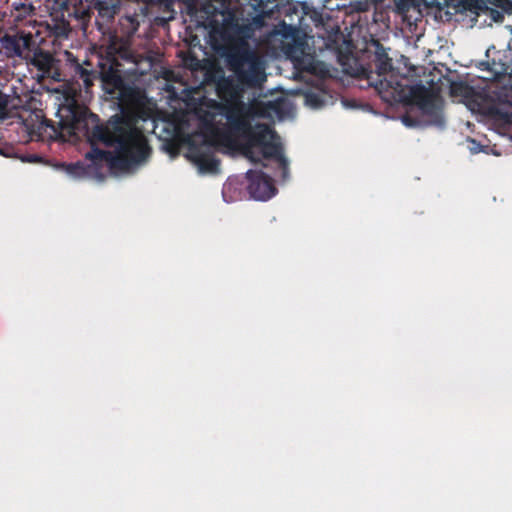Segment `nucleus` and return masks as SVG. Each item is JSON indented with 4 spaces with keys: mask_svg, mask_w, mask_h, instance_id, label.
I'll list each match as a JSON object with an SVG mask.
<instances>
[{
    "mask_svg": "<svg viewBox=\"0 0 512 512\" xmlns=\"http://www.w3.org/2000/svg\"><path fill=\"white\" fill-rule=\"evenodd\" d=\"M63 167L65 168V171L71 176L79 177L86 173L84 165L80 162L63 164Z\"/></svg>",
    "mask_w": 512,
    "mask_h": 512,
    "instance_id": "obj_20",
    "label": "nucleus"
},
{
    "mask_svg": "<svg viewBox=\"0 0 512 512\" xmlns=\"http://www.w3.org/2000/svg\"><path fill=\"white\" fill-rule=\"evenodd\" d=\"M35 17L36 9L30 0H14L6 10H0V22L3 25H9L15 28L38 27L35 36L46 33L48 37H53L55 40L60 39L49 34L46 30L45 23L49 18L44 22L37 23Z\"/></svg>",
    "mask_w": 512,
    "mask_h": 512,
    "instance_id": "obj_6",
    "label": "nucleus"
},
{
    "mask_svg": "<svg viewBox=\"0 0 512 512\" xmlns=\"http://www.w3.org/2000/svg\"><path fill=\"white\" fill-rule=\"evenodd\" d=\"M419 109L430 118V122L437 126L444 125V117L440 107L436 103V99L434 95L429 97L421 106H418Z\"/></svg>",
    "mask_w": 512,
    "mask_h": 512,
    "instance_id": "obj_17",
    "label": "nucleus"
},
{
    "mask_svg": "<svg viewBox=\"0 0 512 512\" xmlns=\"http://www.w3.org/2000/svg\"><path fill=\"white\" fill-rule=\"evenodd\" d=\"M397 86L401 88L399 99L401 101L413 103L417 106H421L429 97L433 95V93L422 84L409 86L407 92L404 91L400 83H397Z\"/></svg>",
    "mask_w": 512,
    "mask_h": 512,
    "instance_id": "obj_15",
    "label": "nucleus"
},
{
    "mask_svg": "<svg viewBox=\"0 0 512 512\" xmlns=\"http://www.w3.org/2000/svg\"><path fill=\"white\" fill-rule=\"evenodd\" d=\"M451 94L454 96H463L465 98L473 97L472 102L477 107V111L484 115L494 118H505L501 108L490 99L488 95L475 94L473 87L464 82H453L451 84Z\"/></svg>",
    "mask_w": 512,
    "mask_h": 512,
    "instance_id": "obj_10",
    "label": "nucleus"
},
{
    "mask_svg": "<svg viewBox=\"0 0 512 512\" xmlns=\"http://www.w3.org/2000/svg\"><path fill=\"white\" fill-rule=\"evenodd\" d=\"M45 28L56 38H68L71 32L70 20L85 21L89 17V0H55L50 8Z\"/></svg>",
    "mask_w": 512,
    "mask_h": 512,
    "instance_id": "obj_5",
    "label": "nucleus"
},
{
    "mask_svg": "<svg viewBox=\"0 0 512 512\" xmlns=\"http://www.w3.org/2000/svg\"><path fill=\"white\" fill-rule=\"evenodd\" d=\"M377 73L379 75L386 74L392 69L391 59L386 55H380L378 57V63L376 64Z\"/></svg>",
    "mask_w": 512,
    "mask_h": 512,
    "instance_id": "obj_19",
    "label": "nucleus"
},
{
    "mask_svg": "<svg viewBox=\"0 0 512 512\" xmlns=\"http://www.w3.org/2000/svg\"><path fill=\"white\" fill-rule=\"evenodd\" d=\"M223 109L227 123L218 126L212 121L206 122L205 138L211 145L230 147L237 139L245 138L252 124L248 108L243 102L227 104Z\"/></svg>",
    "mask_w": 512,
    "mask_h": 512,
    "instance_id": "obj_4",
    "label": "nucleus"
},
{
    "mask_svg": "<svg viewBox=\"0 0 512 512\" xmlns=\"http://www.w3.org/2000/svg\"><path fill=\"white\" fill-rule=\"evenodd\" d=\"M246 178L249 182L247 187L248 192L255 200H269L277 192L272 177L262 170L250 169L246 172Z\"/></svg>",
    "mask_w": 512,
    "mask_h": 512,
    "instance_id": "obj_13",
    "label": "nucleus"
},
{
    "mask_svg": "<svg viewBox=\"0 0 512 512\" xmlns=\"http://www.w3.org/2000/svg\"><path fill=\"white\" fill-rule=\"evenodd\" d=\"M8 97L0 92V120L8 117Z\"/></svg>",
    "mask_w": 512,
    "mask_h": 512,
    "instance_id": "obj_22",
    "label": "nucleus"
},
{
    "mask_svg": "<svg viewBox=\"0 0 512 512\" xmlns=\"http://www.w3.org/2000/svg\"><path fill=\"white\" fill-rule=\"evenodd\" d=\"M30 162H36L38 161V157L37 156H33L32 159L29 160Z\"/></svg>",
    "mask_w": 512,
    "mask_h": 512,
    "instance_id": "obj_26",
    "label": "nucleus"
},
{
    "mask_svg": "<svg viewBox=\"0 0 512 512\" xmlns=\"http://www.w3.org/2000/svg\"><path fill=\"white\" fill-rule=\"evenodd\" d=\"M36 36L30 31L19 30L14 34L5 33L0 37V51L7 58L27 59L32 52Z\"/></svg>",
    "mask_w": 512,
    "mask_h": 512,
    "instance_id": "obj_8",
    "label": "nucleus"
},
{
    "mask_svg": "<svg viewBox=\"0 0 512 512\" xmlns=\"http://www.w3.org/2000/svg\"><path fill=\"white\" fill-rule=\"evenodd\" d=\"M121 4V0H89V17L83 23L78 19H71V29L75 27L86 31L94 11H97L95 23L99 29H102L119 13Z\"/></svg>",
    "mask_w": 512,
    "mask_h": 512,
    "instance_id": "obj_7",
    "label": "nucleus"
},
{
    "mask_svg": "<svg viewBox=\"0 0 512 512\" xmlns=\"http://www.w3.org/2000/svg\"><path fill=\"white\" fill-rule=\"evenodd\" d=\"M221 56L234 79L222 75L216 82L218 96L231 103L239 99L245 89L261 88L267 79L265 62L244 39H236L223 47Z\"/></svg>",
    "mask_w": 512,
    "mask_h": 512,
    "instance_id": "obj_2",
    "label": "nucleus"
},
{
    "mask_svg": "<svg viewBox=\"0 0 512 512\" xmlns=\"http://www.w3.org/2000/svg\"><path fill=\"white\" fill-rule=\"evenodd\" d=\"M269 106L275 111L279 112L280 103L279 102H270Z\"/></svg>",
    "mask_w": 512,
    "mask_h": 512,
    "instance_id": "obj_24",
    "label": "nucleus"
},
{
    "mask_svg": "<svg viewBox=\"0 0 512 512\" xmlns=\"http://www.w3.org/2000/svg\"><path fill=\"white\" fill-rule=\"evenodd\" d=\"M32 52L26 59V63L35 67L43 75L51 77L59 81L61 73L59 71V61L54 57L50 51H46L40 47V42L35 40Z\"/></svg>",
    "mask_w": 512,
    "mask_h": 512,
    "instance_id": "obj_12",
    "label": "nucleus"
},
{
    "mask_svg": "<svg viewBox=\"0 0 512 512\" xmlns=\"http://www.w3.org/2000/svg\"><path fill=\"white\" fill-rule=\"evenodd\" d=\"M261 159L260 164L263 168H269L270 162L276 164L277 170L280 172L282 180H286L289 177V163L284 155V149L282 144L279 142V137L274 140H268L260 149L256 152Z\"/></svg>",
    "mask_w": 512,
    "mask_h": 512,
    "instance_id": "obj_11",
    "label": "nucleus"
},
{
    "mask_svg": "<svg viewBox=\"0 0 512 512\" xmlns=\"http://www.w3.org/2000/svg\"><path fill=\"white\" fill-rule=\"evenodd\" d=\"M97 80L103 91L123 106L133 107L141 103L143 93L128 83L123 75V65L114 57H96Z\"/></svg>",
    "mask_w": 512,
    "mask_h": 512,
    "instance_id": "obj_3",
    "label": "nucleus"
},
{
    "mask_svg": "<svg viewBox=\"0 0 512 512\" xmlns=\"http://www.w3.org/2000/svg\"><path fill=\"white\" fill-rule=\"evenodd\" d=\"M39 136H40L41 140H44V139H45V136H44V135H42V133H40V135H39Z\"/></svg>",
    "mask_w": 512,
    "mask_h": 512,
    "instance_id": "obj_27",
    "label": "nucleus"
},
{
    "mask_svg": "<svg viewBox=\"0 0 512 512\" xmlns=\"http://www.w3.org/2000/svg\"><path fill=\"white\" fill-rule=\"evenodd\" d=\"M200 45V40L197 36H191V39L189 41V46L190 47H196Z\"/></svg>",
    "mask_w": 512,
    "mask_h": 512,
    "instance_id": "obj_23",
    "label": "nucleus"
},
{
    "mask_svg": "<svg viewBox=\"0 0 512 512\" xmlns=\"http://www.w3.org/2000/svg\"><path fill=\"white\" fill-rule=\"evenodd\" d=\"M194 162L203 172L215 173L219 170L220 160L209 153L198 152L194 155Z\"/></svg>",
    "mask_w": 512,
    "mask_h": 512,
    "instance_id": "obj_18",
    "label": "nucleus"
},
{
    "mask_svg": "<svg viewBox=\"0 0 512 512\" xmlns=\"http://www.w3.org/2000/svg\"><path fill=\"white\" fill-rule=\"evenodd\" d=\"M108 49L106 57H114L117 60L122 59L126 61L134 60V52L128 39H118L115 37L112 39Z\"/></svg>",
    "mask_w": 512,
    "mask_h": 512,
    "instance_id": "obj_16",
    "label": "nucleus"
},
{
    "mask_svg": "<svg viewBox=\"0 0 512 512\" xmlns=\"http://www.w3.org/2000/svg\"><path fill=\"white\" fill-rule=\"evenodd\" d=\"M277 138V133L267 124L251 125L241 145L242 154L252 163H258L261 159L256 155L255 149H260L268 140Z\"/></svg>",
    "mask_w": 512,
    "mask_h": 512,
    "instance_id": "obj_9",
    "label": "nucleus"
},
{
    "mask_svg": "<svg viewBox=\"0 0 512 512\" xmlns=\"http://www.w3.org/2000/svg\"><path fill=\"white\" fill-rule=\"evenodd\" d=\"M57 116V126L51 120H44L39 130L52 140L85 137L91 145L85 157L95 165L105 163L110 169L129 171L146 163L151 156L147 137L129 116L116 114L100 123L98 115L76 101L60 106Z\"/></svg>",
    "mask_w": 512,
    "mask_h": 512,
    "instance_id": "obj_1",
    "label": "nucleus"
},
{
    "mask_svg": "<svg viewBox=\"0 0 512 512\" xmlns=\"http://www.w3.org/2000/svg\"><path fill=\"white\" fill-rule=\"evenodd\" d=\"M68 56L73 70V78L79 84L80 89L83 87L86 92H89L97 80L96 62L93 59H88L80 63L77 58L72 57L71 53H68Z\"/></svg>",
    "mask_w": 512,
    "mask_h": 512,
    "instance_id": "obj_14",
    "label": "nucleus"
},
{
    "mask_svg": "<svg viewBox=\"0 0 512 512\" xmlns=\"http://www.w3.org/2000/svg\"><path fill=\"white\" fill-rule=\"evenodd\" d=\"M396 11L406 14L417 5V0H394Z\"/></svg>",
    "mask_w": 512,
    "mask_h": 512,
    "instance_id": "obj_21",
    "label": "nucleus"
},
{
    "mask_svg": "<svg viewBox=\"0 0 512 512\" xmlns=\"http://www.w3.org/2000/svg\"><path fill=\"white\" fill-rule=\"evenodd\" d=\"M307 99L313 103V104H316L318 103V96L317 95H314V94H311L307 97Z\"/></svg>",
    "mask_w": 512,
    "mask_h": 512,
    "instance_id": "obj_25",
    "label": "nucleus"
}]
</instances>
